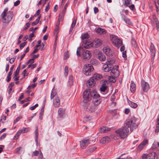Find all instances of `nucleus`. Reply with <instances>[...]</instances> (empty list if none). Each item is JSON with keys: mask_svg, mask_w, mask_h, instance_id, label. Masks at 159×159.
I'll use <instances>...</instances> for the list:
<instances>
[{"mask_svg": "<svg viewBox=\"0 0 159 159\" xmlns=\"http://www.w3.org/2000/svg\"><path fill=\"white\" fill-rule=\"evenodd\" d=\"M129 132L128 128L124 126V127L116 130V133L118 134L120 138L124 139L128 135Z\"/></svg>", "mask_w": 159, "mask_h": 159, "instance_id": "6", "label": "nucleus"}, {"mask_svg": "<svg viewBox=\"0 0 159 159\" xmlns=\"http://www.w3.org/2000/svg\"><path fill=\"white\" fill-rule=\"evenodd\" d=\"M80 50V47L78 48L76 51V54L78 57H80L81 56Z\"/></svg>", "mask_w": 159, "mask_h": 159, "instance_id": "39", "label": "nucleus"}, {"mask_svg": "<svg viewBox=\"0 0 159 159\" xmlns=\"http://www.w3.org/2000/svg\"><path fill=\"white\" fill-rule=\"evenodd\" d=\"M69 57V54L68 52H66L64 53V59H66Z\"/></svg>", "mask_w": 159, "mask_h": 159, "instance_id": "50", "label": "nucleus"}, {"mask_svg": "<svg viewBox=\"0 0 159 159\" xmlns=\"http://www.w3.org/2000/svg\"><path fill=\"white\" fill-rule=\"evenodd\" d=\"M89 35L87 33L83 34L81 35V39L83 44L82 47L86 49H88L93 46V43L89 40Z\"/></svg>", "mask_w": 159, "mask_h": 159, "instance_id": "3", "label": "nucleus"}, {"mask_svg": "<svg viewBox=\"0 0 159 159\" xmlns=\"http://www.w3.org/2000/svg\"><path fill=\"white\" fill-rule=\"evenodd\" d=\"M115 62V60L113 58L107 59L105 64L102 67V70L106 72L110 71Z\"/></svg>", "mask_w": 159, "mask_h": 159, "instance_id": "5", "label": "nucleus"}, {"mask_svg": "<svg viewBox=\"0 0 159 159\" xmlns=\"http://www.w3.org/2000/svg\"><path fill=\"white\" fill-rule=\"evenodd\" d=\"M20 131H21L20 132L21 133H25V132H27L29 131V129L27 128H25L22 129L20 130Z\"/></svg>", "mask_w": 159, "mask_h": 159, "instance_id": "44", "label": "nucleus"}, {"mask_svg": "<svg viewBox=\"0 0 159 159\" xmlns=\"http://www.w3.org/2000/svg\"><path fill=\"white\" fill-rule=\"evenodd\" d=\"M103 51L105 54L109 56H112L113 53L112 51L108 47H104L103 48Z\"/></svg>", "mask_w": 159, "mask_h": 159, "instance_id": "14", "label": "nucleus"}, {"mask_svg": "<svg viewBox=\"0 0 159 159\" xmlns=\"http://www.w3.org/2000/svg\"><path fill=\"white\" fill-rule=\"evenodd\" d=\"M128 103L129 106L133 108H136L138 107V105L135 103L134 102L131 101H128Z\"/></svg>", "mask_w": 159, "mask_h": 159, "instance_id": "30", "label": "nucleus"}, {"mask_svg": "<svg viewBox=\"0 0 159 159\" xmlns=\"http://www.w3.org/2000/svg\"><path fill=\"white\" fill-rule=\"evenodd\" d=\"M39 151H37L35 150L33 152V154H32V156H37L38 155V154L39 153Z\"/></svg>", "mask_w": 159, "mask_h": 159, "instance_id": "45", "label": "nucleus"}, {"mask_svg": "<svg viewBox=\"0 0 159 159\" xmlns=\"http://www.w3.org/2000/svg\"><path fill=\"white\" fill-rule=\"evenodd\" d=\"M96 149V147H93L91 148H90L89 149V152H92L94 151Z\"/></svg>", "mask_w": 159, "mask_h": 159, "instance_id": "56", "label": "nucleus"}, {"mask_svg": "<svg viewBox=\"0 0 159 159\" xmlns=\"http://www.w3.org/2000/svg\"><path fill=\"white\" fill-rule=\"evenodd\" d=\"M22 149V147H19L15 149V152L16 153L20 154V150Z\"/></svg>", "mask_w": 159, "mask_h": 159, "instance_id": "41", "label": "nucleus"}, {"mask_svg": "<svg viewBox=\"0 0 159 159\" xmlns=\"http://www.w3.org/2000/svg\"><path fill=\"white\" fill-rule=\"evenodd\" d=\"M15 58L12 57L9 59V62L11 64H12L15 61Z\"/></svg>", "mask_w": 159, "mask_h": 159, "instance_id": "52", "label": "nucleus"}, {"mask_svg": "<svg viewBox=\"0 0 159 159\" xmlns=\"http://www.w3.org/2000/svg\"><path fill=\"white\" fill-rule=\"evenodd\" d=\"M41 17V16H39L38 17V18L36 19V20H35V21L33 22L32 23V24H31L32 25V26H34V25H37L39 22L40 19Z\"/></svg>", "mask_w": 159, "mask_h": 159, "instance_id": "34", "label": "nucleus"}, {"mask_svg": "<svg viewBox=\"0 0 159 159\" xmlns=\"http://www.w3.org/2000/svg\"><path fill=\"white\" fill-rule=\"evenodd\" d=\"M116 102L114 101L111 102V103L110 104V106L112 107H114L116 106Z\"/></svg>", "mask_w": 159, "mask_h": 159, "instance_id": "57", "label": "nucleus"}, {"mask_svg": "<svg viewBox=\"0 0 159 159\" xmlns=\"http://www.w3.org/2000/svg\"><path fill=\"white\" fill-rule=\"evenodd\" d=\"M83 98L85 99L90 100L92 97L93 102L94 105H98L101 102L99 98V95L97 93L95 90L91 91L90 89H87L84 92L83 94Z\"/></svg>", "mask_w": 159, "mask_h": 159, "instance_id": "1", "label": "nucleus"}, {"mask_svg": "<svg viewBox=\"0 0 159 159\" xmlns=\"http://www.w3.org/2000/svg\"><path fill=\"white\" fill-rule=\"evenodd\" d=\"M84 100L83 102V105L84 107V109H87L88 107L90 105V102L88 101L89 100L88 99H85L84 98Z\"/></svg>", "mask_w": 159, "mask_h": 159, "instance_id": "24", "label": "nucleus"}, {"mask_svg": "<svg viewBox=\"0 0 159 159\" xmlns=\"http://www.w3.org/2000/svg\"><path fill=\"white\" fill-rule=\"evenodd\" d=\"M21 118V117H18L16 118L15 121L14 122V124L16 123Z\"/></svg>", "mask_w": 159, "mask_h": 159, "instance_id": "61", "label": "nucleus"}, {"mask_svg": "<svg viewBox=\"0 0 159 159\" xmlns=\"http://www.w3.org/2000/svg\"><path fill=\"white\" fill-rule=\"evenodd\" d=\"M136 89V86L135 84L133 81L131 82L130 89L131 92L132 93H134Z\"/></svg>", "mask_w": 159, "mask_h": 159, "instance_id": "21", "label": "nucleus"}, {"mask_svg": "<svg viewBox=\"0 0 159 159\" xmlns=\"http://www.w3.org/2000/svg\"><path fill=\"white\" fill-rule=\"evenodd\" d=\"M141 85L142 88L144 92H147L149 89V84L145 82L144 80H141Z\"/></svg>", "mask_w": 159, "mask_h": 159, "instance_id": "12", "label": "nucleus"}, {"mask_svg": "<svg viewBox=\"0 0 159 159\" xmlns=\"http://www.w3.org/2000/svg\"><path fill=\"white\" fill-rule=\"evenodd\" d=\"M20 1L19 0H17L16 2H15L14 3V5L15 6H16L18 5L20 3Z\"/></svg>", "mask_w": 159, "mask_h": 159, "instance_id": "58", "label": "nucleus"}, {"mask_svg": "<svg viewBox=\"0 0 159 159\" xmlns=\"http://www.w3.org/2000/svg\"><path fill=\"white\" fill-rule=\"evenodd\" d=\"M137 119L134 116L131 117L130 119L126 120L124 123V125L128 128H130V130L132 131L134 129L136 128L138 126V123H136Z\"/></svg>", "mask_w": 159, "mask_h": 159, "instance_id": "4", "label": "nucleus"}, {"mask_svg": "<svg viewBox=\"0 0 159 159\" xmlns=\"http://www.w3.org/2000/svg\"><path fill=\"white\" fill-rule=\"evenodd\" d=\"M129 7L132 10H133L135 9V6L134 4L131 5L130 6H129Z\"/></svg>", "mask_w": 159, "mask_h": 159, "instance_id": "62", "label": "nucleus"}, {"mask_svg": "<svg viewBox=\"0 0 159 159\" xmlns=\"http://www.w3.org/2000/svg\"><path fill=\"white\" fill-rule=\"evenodd\" d=\"M102 77V76L101 75L99 74L95 73L94 74L93 76L91 78L93 79V80L95 81V80H100Z\"/></svg>", "mask_w": 159, "mask_h": 159, "instance_id": "22", "label": "nucleus"}, {"mask_svg": "<svg viewBox=\"0 0 159 159\" xmlns=\"http://www.w3.org/2000/svg\"><path fill=\"white\" fill-rule=\"evenodd\" d=\"M53 103L55 107H58L60 105V101L58 97H56L53 100Z\"/></svg>", "mask_w": 159, "mask_h": 159, "instance_id": "20", "label": "nucleus"}, {"mask_svg": "<svg viewBox=\"0 0 159 159\" xmlns=\"http://www.w3.org/2000/svg\"><path fill=\"white\" fill-rule=\"evenodd\" d=\"M96 32L97 33L102 34H104L106 33V30L103 29L101 28H98L96 30Z\"/></svg>", "mask_w": 159, "mask_h": 159, "instance_id": "28", "label": "nucleus"}, {"mask_svg": "<svg viewBox=\"0 0 159 159\" xmlns=\"http://www.w3.org/2000/svg\"><path fill=\"white\" fill-rule=\"evenodd\" d=\"M107 88V87L104 84H103L100 88V91L101 92H104Z\"/></svg>", "mask_w": 159, "mask_h": 159, "instance_id": "38", "label": "nucleus"}, {"mask_svg": "<svg viewBox=\"0 0 159 159\" xmlns=\"http://www.w3.org/2000/svg\"><path fill=\"white\" fill-rule=\"evenodd\" d=\"M111 130V128L103 127L100 128V131L102 133H107Z\"/></svg>", "mask_w": 159, "mask_h": 159, "instance_id": "26", "label": "nucleus"}, {"mask_svg": "<svg viewBox=\"0 0 159 159\" xmlns=\"http://www.w3.org/2000/svg\"><path fill=\"white\" fill-rule=\"evenodd\" d=\"M20 64L21 63H20V64L18 66L16 69V71L14 72V74L13 78H14L15 77L17 76V75H18L19 74V71H20Z\"/></svg>", "mask_w": 159, "mask_h": 159, "instance_id": "31", "label": "nucleus"}, {"mask_svg": "<svg viewBox=\"0 0 159 159\" xmlns=\"http://www.w3.org/2000/svg\"><path fill=\"white\" fill-rule=\"evenodd\" d=\"M131 44L132 45L134 48H137V45L135 40L132 39L131 40Z\"/></svg>", "mask_w": 159, "mask_h": 159, "instance_id": "36", "label": "nucleus"}, {"mask_svg": "<svg viewBox=\"0 0 159 159\" xmlns=\"http://www.w3.org/2000/svg\"><path fill=\"white\" fill-rule=\"evenodd\" d=\"M93 68L92 65L90 64H86L84 66L83 70L84 74L86 75H89L93 70Z\"/></svg>", "mask_w": 159, "mask_h": 159, "instance_id": "7", "label": "nucleus"}, {"mask_svg": "<svg viewBox=\"0 0 159 159\" xmlns=\"http://www.w3.org/2000/svg\"><path fill=\"white\" fill-rule=\"evenodd\" d=\"M27 70L26 69L23 72L22 74L25 77L28 75V73H27Z\"/></svg>", "mask_w": 159, "mask_h": 159, "instance_id": "53", "label": "nucleus"}, {"mask_svg": "<svg viewBox=\"0 0 159 159\" xmlns=\"http://www.w3.org/2000/svg\"><path fill=\"white\" fill-rule=\"evenodd\" d=\"M95 83V81L91 78L88 80L87 83V85L89 88H91L93 86Z\"/></svg>", "mask_w": 159, "mask_h": 159, "instance_id": "17", "label": "nucleus"}, {"mask_svg": "<svg viewBox=\"0 0 159 159\" xmlns=\"http://www.w3.org/2000/svg\"><path fill=\"white\" fill-rule=\"evenodd\" d=\"M76 20H74L73 21L71 25V27L69 31V33H71L73 31V28L75 27V26L76 23Z\"/></svg>", "mask_w": 159, "mask_h": 159, "instance_id": "32", "label": "nucleus"}, {"mask_svg": "<svg viewBox=\"0 0 159 159\" xmlns=\"http://www.w3.org/2000/svg\"><path fill=\"white\" fill-rule=\"evenodd\" d=\"M6 133L3 134L0 137V139L1 140L3 139L6 137Z\"/></svg>", "mask_w": 159, "mask_h": 159, "instance_id": "60", "label": "nucleus"}, {"mask_svg": "<svg viewBox=\"0 0 159 159\" xmlns=\"http://www.w3.org/2000/svg\"><path fill=\"white\" fill-rule=\"evenodd\" d=\"M118 66H115L113 67L112 66L111 70L110 71H111V75L115 77H117L119 75L120 73L118 70Z\"/></svg>", "mask_w": 159, "mask_h": 159, "instance_id": "10", "label": "nucleus"}, {"mask_svg": "<svg viewBox=\"0 0 159 159\" xmlns=\"http://www.w3.org/2000/svg\"><path fill=\"white\" fill-rule=\"evenodd\" d=\"M65 109L63 108H59L58 110V114L59 117H62L65 113Z\"/></svg>", "mask_w": 159, "mask_h": 159, "instance_id": "25", "label": "nucleus"}, {"mask_svg": "<svg viewBox=\"0 0 159 159\" xmlns=\"http://www.w3.org/2000/svg\"><path fill=\"white\" fill-rule=\"evenodd\" d=\"M83 58L86 60H88L91 57V54L90 51L86 50L84 51L82 54Z\"/></svg>", "mask_w": 159, "mask_h": 159, "instance_id": "13", "label": "nucleus"}, {"mask_svg": "<svg viewBox=\"0 0 159 159\" xmlns=\"http://www.w3.org/2000/svg\"><path fill=\"white\" fill-rule=\"evenodd\" d=\"M56 97H57V93L54 90H52L51 95V98L52 99L54 98H55Z\"/></svg>", "mask_w": 159, "mask_h": 159, "instance_id": "35", "label": "nucleus"}, {"mask_svg": "<svg viewBox=\"0 0 159 159\" xmlns=\"http://www.w3.org/2000/svg\"><path fill=\"white\" fill-rule=\"evenodd\" d=\"M64 15H63V12H62V13L60 15L59 17H60V21H62L63 20Z\"/></svg>", "mask_w": 159, "mask_h": 159, "instance_id": "54", "label": "nucleus"}, {"mask_svg": "<svg viewBox=\"0 0 159 159\" xmlns=\"http://www.w3.org/2000/svg\"><path fill=\"white\" fill-rule=\"evenodd\" d=\"M114 45L118 48L121 46L122 44V42L121 40L118 38L116 36H113L111 39Z\"/></svg>", "mask_w": 159, "mask_h": 159, "instance_id": "8", "label": "nucleus"}, {"mask_svg": "<svg viewBox=\"0 0 159 159\" xmlns=\"http://www.w3.org/2000/svg\"><path fill=\"white\" fill-rule=\"evenodd\" d=\"M26 42H24L23 43H21L20 45V49H22V48H23L24 47V46L26 45Z\"/></svg>", "mask_w": 159, "mask_h": 159, "instance_id": "47", "label": "nucleus"}, {"mask_svg": "<svg viewBox=\"0 0 159 159\" xmlns=\"http://www.w3.org/2000/svg\"><path fill=\"white\" fill-rule=\"evenodd\" d=\"M99 10L98 8L96 7H94V11L95 14H96L98 12Z\"/></svg>", "mask_w": 159, "mask_h": 159, "instance_id": "64", "label": "nucleus"}, {"mask_svg": "<svg viewBox=\"0 0 159 159\" xmlns=\"http://www.w3.org/2000/svg\"><path fill=\"white\" fill-rule=\"evenodd\" d=\"M90 106L89 111L91 112L94 111L95 110V105L92 104V105H90Z\"/></svg>", "mask_w": 159, "mask_h": 159, "instance_id": "33", "label": "nucleus"}, {"mask_svg": "<svg viewBox=\"0 0 159 159\" xmlns=\"http://www.w3.org/2000/svg\"><path fill=\"white\" fill-rule=\"evenodd\" d=\"M34 134H35V141L36 143V145L37 146V145L38 144V127L37 126H36L35 127V129L34 131Z\"/></svg>", "mask_w": 159, "mask_h": 159, "instance_id": "23", "label": "nucleus"}, {"mask_svg": "<svg viewBox=\"0 0 159 159\" xmlns=\"http://www.w3.org/2000/svg\"><path fill=\"white\" fill-rule=\"evenodd\" d=\"M110 137L114 139H116L118 138V136L116 135L115 134H113L110 135Z\"/></svg>", "mask_w": 159, "mask_h": 159, "instance_id": "40", "label": "nucleus"}, {"mask_svg": "<svg viewBox=\"0 0 159 159\" xmlns=\"http://www.w3.org/2000/svg\"><path fill=\"white\" fill-rule=\"evenodd\" d=\"M21 131H20V130H19L18 132L16 133V134L15 136V137H18L20 135V134H21V132H20Z\"/></svg>", "mask_w": 159, "mask_h": 159, "instance_id": "59", "label": "nucleus"}, {"mask_svg": "<svg viewBox=\"0 0 159 159\" xmlns=\"http://www.w3.org/2000/svg\"><path fill=\"white\" fill-rule=\"evenodd\" d=\"M90 140L89 139H83L80 141V147L83 149H85L90 143Z\"/></svg>", "mask_w": 159, "mask_h": 159, "instance_id": "11", "label": "nucleus"}, {"mask_svg": "<svg viewBox=\"0 0 159 159\" xmlns=\"http://www.w3.org/2000/svg\"><path fill=\"white\" fill-rule=\"evenodd\" d=\"M143 158L146 159H157V155L154 152L149 153L148 155L143 154L142 156Z\"/></svg>", "mask_w": 159, "mask_h": 159, "instance_id": "9", "label": "nucleus"}, {"mask_svg": "<svg viewBox=\"0 0 159 159\" xmlns=\"http://www.w3.org/2000/svg\"><path fill=\"white\" fill-rule=\"evenodd\" d=\"M109 80L110 82H112V83H114L115 81V79L113 77L109 76Z\"/></svg>", "mask_w": 159, "mask_h": 159, "instance_id": "48", "label": "nucleus"}, {"mask_svg": "<svg viewBox=\"0 0 159 159\" xmlns=\"http://www.w3.org/2000/svg\"><path fill=\"white\" fill-rule=\"evenodd\" d=\"M58 29H59V26H58V25H56V27L55 28V29L54 30V32H55V33H56V35H57V34L58 33Z\"/></svg>", "mask_w": 159, "mask_h": 159, "instance_id": "49", "label": "nucleus"}, {"mask_svg": "<svg viewBox=\"0 0 159 159\" xmlns=\"http://www.w3.org/2000/svg\"><path fill=\"white\" fill-rule=\"evenodd\" d=\"M148 141L147 140H143L138 146V150L139 151L142 150L145 146L147 144Z\"/></svg>", "mask_w": 159, "mask_h": 159, "instance_id": "18", "label": "nucleus"}, {"mask_svg": "<svg viewBox=\"0 0 159 159\" xmlns=\"http://www.w3.org/2000/svg\"><path fill=\"white\" fill-rule=\"evenodd\" d=\"M13 14L12 11H8V9L5 8L1 14L2 21L4 23H8L12 19Z\"/></svg>", "mask_w": 159, "mask_h": 159, "instance_id": "2", "label": "nucleus"}, {"mask_svg": "<svg viewBox=\"0 0 159 159\" xmlns=\"http://www.w3.org/2000/svg\"><path fill=\"white\" fill-rule=\"evenodd\" d=\"M68 68L67 66H66L65 68V73L64 75L65 76L67 75L68 73Z\"/></svg>", "mask_w": 159, "mask_h": 159, "instance_id": "42", "label": "nucleus"}, {"mask_svg": "<svg viewBox=\"0 0 159 159\" xmlns=\"http://www.w3.org/2000/svg\"><path fill=\"white\" fill-rule=\"evenodd\" d=\"M116 93V92H115L111 96L110 98V100L111 102L114 101L116 98V96L115 95Z\"/></svg>", "mask_w": 159, "mask_h": 159, "instance_id": "37", "label": "nucleus"}, {"mask_svg": "<svg viewBox=\"0 0 159 159\" xmlns=\"http://www.w3.org/2000/svg\"><path fill=\"white\" fill-rule=\"evenodd\" d=\"M49 2L48 3L45 8V10L46 12H47L49 9Z\"/></svg>", "mask_w": 159, "mask_h": 159, "instance_id": "63", "label": "nucleus"}, {"mask_svg": "<svg viewBox=\"0 0 159 159\" xmlns=\"http://www.w3.org/2000/svg\"><path fill=\"white\" fill-rule=\"evenodd\" d=\"M98 58L101 61H104L106 59V57L104 55L101 53L98 54Z\"/></svg>", "mask_w": 159, "mask_h": 159, "instance_id": "27", "label": "nucleus"}, {"mask_svg": "<svg viewBox=\"0 0 159 159\" xmlns=\"http://www.w3.org/2000/svg\"><path fill=\"white\" fill-rule=\"evenodd\" d=\"M39 152H40L39 153V155L38 156V157L39 158L41 159L43 157V154L40 150H39Z\"/></svg>", "mask_w": 159, "mask_h": 159, "instance_id": "55", "label": "nucleus"}, {"mask_svg": "<svg viewBox=\"0 0 159 159\" xmlns=\"http://www.w3.org/2000/svg\"><path fill=\"white\" fill-rule=\"evenodd\" d=\"M154 21L156 23L157 30H159V24L158 21L155 18Z\"/></svg>", "mask_w": 159, "mask_h": 159, "instance_id": "43", "label": "nucleus"}, {"mask_svg": "<svg viewBox=\"0 0 159 159\" xmlns=\"http://www.w3.org/2000/svg\"><path fill=\"white\" fill-rule=\"evenodd\" d=\"M36 84H32L31 85H29L28 87V89H30L31 88H34L36 86Z\"/></svg>", "mask_w": 159, "mask_h": 159, "instance_id": "51", "label": "nucleus"}, {"mask_svg": "<svg viewBox=\"0 0 159 159\" xmlns=\"http://www.w3.org/2000/svg\"><path fill=\"white\" fill-rule=\"evenodd\" d=\"M92 43H93V45H94L95 47L97 48L99 47L102 44V42L99 39H96Z\"/></svg>", "mask_w": 159, "mask_h": 159, "instance_id": "16", "label": "nucleus"}, {"mask_svg": "<svg viewBox=\"0 0 159 159\" xmlns=\"http://www.w3.org/2000/svg\"><path fill=\"white\" fill-rule=\"evenodd\" d=\"M68 4V2H67L66 4V5H65V6H64V8H63V10L62 12L63 13V15L65 14V12H66V8H67V4Z\"/></svg>", "mask_w": 159, "mask_h": 159, "instance_id": "46", "label": "nucleus"}, {"mask_svg": "<svg viewBox=\"0 0 159 159\" xmlns=\"http://www.w3.org/2000/svg\"><path fill=\"white\" fill-rule=\"evenodd\" d=\"M111 141L110 137L106 136L102 138L100 141V143L104 144L106 143L109 142Z\"/></svg>", "mask_w": 159, "mask_h": 159, "instance_id": "19", "label": "nucleus"}, {"mask_svg": "<svg viewBox=\"0 0 159 159\" xmlns=\"http://www.w3.org/2000/svg\"><path fill=\"white\" fill-rule=\"evenodd\" d=\"M150 49L152 57L153 58L155 56L156 53L155 48L154 44L152 43H151Z\"/></svg>", "mask_w": 159, "mask_h": 159, "instance_id": "15", "label": "nucleus"}, {"mask_svg": "<svg viewBox=\"0 0 159 159\" xmlns=\"http://www.w3.org/2000/svg\"><path fill=\"white\" fill-rule=\"evenodd\" d=\"M124 18L123 19V20L126 23L129 25L132 26L133 25V23L130 21V20L127 17L125 16V15H124Z\"/></svg>", "mask_w": 159, "mask_h": 159, "instance_id": "29", "label": "nucleus"}]
</instances>
